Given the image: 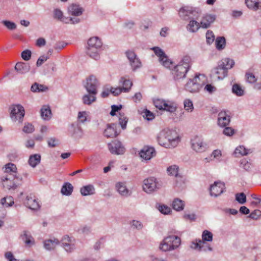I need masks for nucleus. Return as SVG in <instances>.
<instances>
[{
    "instance_id": "nucleus-1",
    "label": "nucleus",
    "mask_w": 261,
    "mask_h": 261,
    "mask_svg": "<svg viewBox=\"0 0 261 261\" xmlns=\"http://www.w3.org/2000/svg\"><path fill=\"white\" fill-rule=\"evenodd\" d=\"M157 140L159 144L166 148L176 147L180 141L177 132L173 129L165 128L158 134Z\"/></svg>"
},
{
    "instance_id": "nucleus-2",
    "label": "nucleus",
    "mask_w": 261,
    "mask_h": 261,
    "mask_svg": "<svg viewBox=\"0 0 261 261\" xmlns=\"http://www.w3.org/2000/svg\"><path fill=\"white\" fill-rule=\"evenodd\" d=\"M17 168L16 165L13 163H8L5 166V174L3 175L1 179L3 181V185L4 188L9 190L15 189L17 187V182L13 181L10 185L7 184L8 181L14 179V177L16 176Z\"/></svg>"
},
{
    "instance_id": "nucleus-3",
    "label": "nucleus",
    "mask_w": 261,
    "mask_h": 261,
    "mask_svg": "<svg viewBox=\"0 0 261 261\" xmlns=\"http://www.w3.org/2000/svg\"><path fill=\"white\" fill-rule=\"evenodd\" d=\"M181 243L180 239L176 236L170 235L164 238L159 248L163 251H172L177 249Z\"/></svg>"
},
{
    "instance_id": "nucleus-4",
    "label": "nucleus",
    "mask_w": 261,
    "mask_h": 261,
    "mask_svg": "<svg viewBox=\"0 0 261 261\" xmlns=\"http://www.w3.org/2000/svg\"><path fill=\"white\" fill-rule=\"evenodd\" d=\"M204 79L205 76L203 74H195L193 79H189L185 85L186 90L191 93L198 92L204 84Z\"/></svg>"
},
{
    "instance_id": "nucleus-5",
    "label": "nucleus",
    "mask_w": 261,
    "mask_h": 261,
    "mask_svg": "<svg viewBox=\"0 0 261 261\" xmlns=\"http://www.w3.org/2000/svg\"><path fill=\"white\" fill-rule=\"evenodd\" d=\"M10 110L12 120L21 123L25 114L24 108L20 105H13L10 106Z\"/></svg>"
},
{
    "instance_id": "nucleus-6",
    "label": "nucleus",
    "mask_w": 261,
    "mask_h": 261,
    "mask_svg": "<svg viewBox=\"0 0 261 261\" xmlns=\"http://www.w3.org/2000/svg\"><path fill=\"white\" fill-rule=\"evenodd\" d=\"M161 186L156 178L150 177L144 180L143 190L146 193L150 194L159 189Z\"/></svg>"
},
{
    "instance_id": "nucleus-7",
    "label": "nucleus",
    "mask_w": 261,
    "mask_h": 261,
    "mask_svg": "<svg viewBox=\"0 0 261 261\" xmlns=\"http://www.w3.org/2000/svg\"><path fill=\"white\" fill-rule=\"evenodd\" d=\"M99 86V83L96 77L92 75L86 80L84 87L90 94H97V88Z\"/></svg>"
},
{
    "instance_id": "nucleus-8",
    "label": "nucleus",
    "mask_w": 261,
    "mask_h": 261,
    "mask_svg": "<svg viewBox=\"0 0 261 261\" xmlns=\"http://www.w3.org/2000/svg\"><path fill=\"white\" fill-rule=\"evenodd\" d=\"M156 56L159 57L160 63L165 68H170L172 65V62L170 61L164 53V51L159 47H153L151 48Z\"/></svg>"
},
{
    "instance_id": "nucleus-9",
    "label": "nucleus",
    "mask_w": 261,
    "mask_h": 261,
    "mask_svg": "<svg viewBox=\"0 0 261 261\" xmlns=\"http://www.w3.org/2000/svg\"><path fill=\"white\" fill-rule=\"evenodd\" d=\"M189 70V69H187V67L177 64L171 71L174 80L180 81L181 80L185 79Z\"/></svg>"
},
{
    "instance_id": "nucleus-10",
    "label": "nucleus",
    "mask_w": 261,
    "mask_h": 261,
    "mask_svg": "<svg viewBox=\"0 0 261 261\" xmlns=\"http://www.w3.org/2000/svg\"><path fill=\"white\" fill-rule=\"evenodd\" d=\"M179 14L181 18L185 20L197 18L199 14L197 11L192 8L185 7L181 8L179 11Z\"/></svg>"
},
{
    "instance_id": "nucleus-11",
    "label": "nucleus",
    "mask_w": 261,
    "mask_h": 261,
    "mask_svg": "<svg viewBox=\"0 0 261 261\" xmlns=\"http://www.w3.org/2000/svg\"><path fill=\"white\" fill-rule=\"evenodd\" d=\"M108 146L110 152L114 154H123L125 151V148L122 143L118 140L112 141Z\"/></svg>"
},
{
    "instance_id": "nucleus-12",
    "label": "nucleus",
    "mask_w": 261,
    "mask_h": 261,
    "mask_svg": "<svg viewBox=\"0 0 261 261\" xmlns=\"http://www.w3.org/2000/svg\"><path fill=\"white\" fill-rule=\"evenodd\" d=\"M225 190V185L221 181H215L210 189L212 196L217 197L223 193Z\"/></svg>"
},
{
    "instance_id": "nucleus-13",
    "label": "nucleus",
    "mask_w": 261,
    "mask_h": 261,
    "mask_svg": "<svg viewBox=\"0 0 261 261\" xmlns=\"http://www.w3.org/2000/svg\"><path fill=\"white\" fill-rule=\"evenodd\" d=\"M140 156L145 160H149L155 155V151L153 147L145 146L140 151Z\"/></svg>"
},
{
    "instance_id": "nucleus-14",
    "label": "nucleus",
    "mask_w": 261,
    "mask_h": 261,
    "mask_svg": "<svg viewBox=\"0 0 261 261\" xmlns=\"http://www.w3.org/2000/svg\"><path fill=\"white\" fill-rule=\"evenodd\" d=\"M118 127L119 126L115 123L108 124L103 132L105 136L107 138L117 137L119 134V132L117 130Z\"/></svg>"
},
{
    "instance_id": "nucleus-15",
    "label": "nucleus",
    "mask_w": 261,
    "mask_h": 261,
    "mask_svg": "<svg viewBox=\"0 0 261 261\" xmlns=\"http://www.w3.org/2000/svg\"><path fill=\"white\" fill-rule=\"evenodd\" d=\"M24 204L27 207L32 210H37L40 207L38 202L32 194L27 196L24 201Z\"/></svg>"
},
{
    "instance_id": "nucleus-16",
    "label": "nucleus",
    "mask_w": 261,
    "mask_h": 261,
    "mask_svg": "<svg viewBox=\"0 0 261 261\" xmlns=\"http://www.w3.org/2000/svg\"><path fill=\"white\" fill-rule=\"evenodd\" d=\"M230 121V117L226 112L221 111L218 114V124L220 127H224L228 125Z\"/></svg>"
},
{
    "instance_id": "nucleus-17",
    "label": "nucleus",
    "mask_w": 261,
    "mask_h": 261,
    "mask_svg": "<svg viewBox=\"0 0 261 261\" xmlns=\"http://www.w3.org/2000/svg\"><path fill=\"white\" fill-rule=\"evenodd\" d=\"M192 147L196 152H201L205 150L206 145L201 139L196 138L192 141Z\"/></svg>"
},
{
    "instance_id": "nucleus-18",
    "label": "nucleus",
    "mask_w": 261,
    "mask_h": 261,
    "mask_svg": "<svg viewBox=\"0 0 261 261\" xmlns=\"http://www.w3.org/2000/svg\"><path fill=\"white\" fill-rule=\"evenodd\" d=\"M216 19V16L212 14H206L202 17L200 21L201 27L203 29L208 28L211 23Z\"/></svg>"
},
{
    "instance_id": "nucleus-19",
    "label": "nucleus",
    "mask_w": 261,
    "mask_h": 261,
    "mask_svg": "<svg viewBox=\"0 0 261 261\" xmlns=\"http://www.w3.org/2000/svg\"><path fill=\"white\" fill-rule=\"evenodd\" d=\"M21 238L25 245L28 247H30L35 244L34 239L32 236L31 233L28 231H23V233L21 235Z\"/></svg>"
},
{
    "instance_id": "nucleus-20",
    "label": "nucleus",
    "mask_w": 261,
    "mask_h": 261,
    "mask_svg": "<svg viewBox=\"0 0 261 261\" xmlns=\"http://www.w3.org/2000/svg\"><path fill=\"white\" fill-rule=\"evenodd\" d=\"M60 244V241L56 238L45 240L43 242V246L47 250H53L56 246Z\"/></svg>"
},
{
    "instance_id": "nucleus-21",
    "label": "nucleus",
    "mask_w": 261,
    "mask_h": 261,
    "mask_svg": "<svg viewBox=\"0 0 261 261\" xmlns=\"http://www.w3.org/2000/svg\"><path fill=\"white\" fill-rule=\"evenodd\" d=\"M115 187L121 196L127 197L131 194V192L126 188L125 182H118L116 184Z\"/></svg>"
},
{
    "instance_id": "nucleus-22",
    "label": "nucleus",
    "mask_w": 261,
    "mask_h": 261,
    "mask_svg": "<svg viewBox=\"0 0 261 261\" xmlns=\"http://www.w3.org/2000/svg\"><path fill=\"white\" fill-rule=\"evenodd\" d=\"M69 13L75 16H79L82 14L84 9L79 5L72 4L68 8Z\"/></svg>"
},
{
    "instance_id": "nucleus-23",
    "label": "nucleus",
    "mask_w": 261,
    "mask_h": 261,
    "mask_svg": "<svg viewBox=\"0 0 261 261\" xmlns=\"http://www.w3.org/2000/svg\"><path fill=\"white\" fill-rule=\"evenodd\" d=\"M15 70L20 74H24L28 72L30 70V66L29 63L24 62H18L15 66Z\"/></svg>"
},
{
    "instance_id": "nucleus-24",
    "label": "nucleus",
    "mask_w": 261,
    "mask_h": 261,
    "mask_svg": "<svg viewBox=\"0 0 261 261\" xmlns=\"http://www.w3.org/2000/svg\"><path fill=\"white\" fill-rule=\"evenodd\" d=\"M214 72L217 75V77L219 80L223 79L227 75V70L219 64L218 67L214 69Z\"/></svg>"
},
{
    "instance_id": "nucleus-25",
    "label": "nucleus",
    "mask_w": 261,
    "mask_h": 261,
    "mask_svg": "<svg viewBox=\"0 0 261 261\" xmlns=\"http://www.w3.org/2000/svg\"><path fill=\"white\" fill-rule=\"evenodd\" d=\"M100 49V48H96V47L95 48L93 47L87 46L86 53L87 55L91 58L95 60H98L99 58V52Z\"/></svg>"
},
{
    "instance_id": "nucleus-26",
    "label": "nucleus",
    "mask_w": 261,
    "mask_h": 261,
    "mask_svg": "<svg viewBox=\"0 0 261 261\" xmlns=\"http://www.w3.org/2000/svg\"><path fill=\"white\" fill-rule=\"evenodd\" d=\"M41 118L44 120H49L51 117V111L49 106H43L40 110Z\"/></svg>"
},
{
    "instance_id": "nucleus-27",
    "label": "nucleus",
    "mask_w": 261,
    "mask_h": 261,
    "mask_svg": "<svg viewBox=\"0 0 261 261\" xmlns=\"http://www.w3.org/2000/svg\"><path fill=\"white\" fill-rule=\"evenodd\" d=\"M245 3L248 8L255 11L261 8V0H245Z\"/></svg>"
},
{
    "instance_id": "nucleus-28",
    "label": "nucleus",
    "mask_w": 261,
    "mask_h": 261,
    "mask_svg": "<svg viewBox=\"0 0 261 261\" xmlns=\"http://www.w3.org/2000/svg\"><path fill=\"white\" fill-rule=\"evenodd\" d=\"M119 83L122 85L123 87L121 88L124 92H129L133 86V83L129 80L126 79L124 77H121Z\"/></svg>"
},
{
    "instance_id": "nucleus-29",
    "label": "nucleus",
    "mask_w": 261,
    "mask_h": 261,
    "mask_svg": "<svg viewBox=\"0 0 261 261\" xmlns=\"http://www.w3.org/2000/svg\"><path fill=\"white\" fill-rule=\"evenodd\" d=\"M41 161V155L39 154H35L30 155L28 163L33 168H35Z\"/></svg>"
},
{
    "instance_id": "nucleus-30",
    "label": "nucleus",
    "mask_w": 261,
    "mask_h": 261,
    "mask_svg": "<svg viewBox=\"0 0 261 261\" xmlns=\"http://www.w3.org/2000/svg\"><path fill=\"white\" fill-rule=\"evenodd\" d=\"M80 192L83 196H88L95 193V188L93 186L89 185L81 188Z\"/></svg>"
},
{
    "instance_id": "nucleus-31",
    "label": "nucleus",
    "mask_w": 261,
    "mask_h": 261,
    "mask_svg": "<svg viewBox=\"0 0 261 261\" xmlns=\"http://www.w3.org/2000/svg\"><path fill=\"white\" fill-rule=\"evenodd\" d=\"M176 105L174 102L169 100H165V103H164V107H163L162 110L173 113L176 110Z\"/></svg>"
},
{
    "instance_id": "nucleus-32",
    "label": "nucleus",
    "mask_w": 261,
    "mask_h": 261,
    "mask_svg": "<svg viewBox=\"0 0 261 261\" xmlns=\"http://www.w3.org/2000/svg\"><path fill=\"white\" fill-rule=\"evenodd\" d=\"M96 48H101L102 42L100 39L97 37L90 38L88 41V46Z\"/></svg>"
},
{
    "instance_id": "nucleus-33",
    "label": "nucleus",
    "mask_w": 261,
    "mask_h": 261,
    "mask_svg": "<svg viewBox=\"0 0 261 261\" xmlns=\"http://www.w3.org/2000/svg\"><path fill=\"white\" fill-rule=\"evenodd\" d=\"M73 187L69 182H66L62 186L61 192L63 195L69 196L73 191Z\"/></svg>"
},
{
    "instance_id": "nucleus-34",
    "label": "nucleus",
    "mask_w": 261,
    "mask_h": 261,
    "mask_svg": "<svg viewBox=\"0 0 261 261\" xmlns=\"http://www.w3.org/2000/svg\"><path fill=\"white\" fill-rule=\"evenodd\" d=\"M185 207V202L184 201L178 198H175L172 202V207L177 211H180L184 210Z\"/></svg>"
},
{
    "instance_id": "nucleus-35",
    "label": "nucleus",
    "mask_w": 261,
    "mask_h": 261,
    "mask_svg": "<svg viewBox=\"0 0 261 261\" xmlns=\"http://www.w3.org/2000/svg\"><path fill=\"white\" fill-rule=\"evenodd\" d=\"M96 94H87L83 96V102L85 105H90L92 102L96 100L95 96Z\"/></svg>"
},
{
    "instance_id": "nucleus-36",
    "label": "nucleus",
    "mask_w": 261,
    "mask_h": 261,
    "mask_svg": "<svg viewBox=\"0 0 261 261\" xmlns=\"http://www.w3.org/2000/svg\"><path fill=\"white\" fill-rule=\"evenodd\" d=\"M200 23H199L197 21L192 19L190 21L187 28L188 30L191 32H196L201 27V24L200 25Z\"/></svg>"
},
{
    "instance_id": "nucleus-37",
    "label": "nucleus",
    "mask_w": 261,
    "mask_h": 261,
    "mask_svg": "<svg viewBox=\"0 0 261 261\" xmlns=\"http://www.w3.org/2000/svg\"><path fill=\"white\" fill-rule=\"evenodd\" d=\"M220 66H222L227 71L229 69L231 68L234 64L233 60L229 58H225L221 60L219 63Z\"/></svg>"
},
{
    "instance_id": "nucleus-38",
    "label": "nucleus",
    "mask_w": 261,
    "mask_h": 261,
    "mask_svg": "<svg viewBox=\"0 0 261 261\" xmlns=\"http://www.w3.org/2000/svg\"><path fill=\"white\" fill-rule=\"evenodd\" d=\"M216 48L218 50L224 49L226 45V40L224 37H217L215 41Z\"/></svg>"
},
{
    "instance_id": "nucleus-39",
    "label": "nucleus",
    "mask_w": 261,
    "mask_h": 261,
    "mask_svg": "<svg viewBox=\"0 0 261 261\" xmlns=\"http://www.w3.org/2000/svg\"><path fill=\"white\" fill-rule=\"evenodd\" d=\"M205 243L201 240H196L192 242L191 247L193 249L198 250L199 251H202V248L204 247Z\"/></svg>"
},
{
    "instance_id": "nucleus-40",
    "label": "nucleus",
    "mask_w": 261,
    "mask_h": 261,
    "mask_svg": "<svg viewBox=\"0 0 261 261\" xmlns=\"http://www.w3.org/2000/svg\"><path fill=\"white\" fill-rule=\"evenodd\" d=\"M1 203L3 207H9L14 204L13 198L12 196H7L3 198L1 200Z\"/></svg>"
},
{
    "instance_id": "nucleus-41",
    "label": "nucleus",
    "mask_w": 261,
    "mask_h": 261,
    "mask_svg": "<svg viewBox=\"0 0 261 261\" xmlns=\"http://www.w3.org/2000/svg\"><path fill=\"white\" fill-rule=\"evenodd\" d=\"M47 87L43 85L35 83L31 88V90L33 92H40L45 91L47 90Z\"/></svg>"
},
{
    "instance_id": "nucleus-42",
    "label": "nucleus",
    "mask_w": 261,
    "mask_h": 261,
    "mask_svg": "<svg viewBox=\"0 0 261 261\" xmlns=\"http://www.w3.org/2000/svg\"><path fill=\"white\" fill-rule=\"evenodd\" d=\"M250 150L246 149L243 146H240L236 148L234 151V154L236 156L240 155H246L249 153Z\"/></svg>"
},
{
    "instance_id": "nucleus-43",
    "label": "nucleus",
    "mask_w": 261,
    "mask_h": 261,
    "mask_svg": "<svg viewBox=\"0 0 261 261\" xmlns=\"http://www.w3.org/2000/svg\"><path fill=\"white\" fill-rule=\"evenodd\" d=\"M181 66H184L187 67V69H190L191 67V59L189 56H185L181 59V60L178 64Z\"/></svg>"
},
{
    "instance_id": "nucleus-44",
    "label": "nucleus",
    "mask_w": 261,
    "mask_h": 261,
    "mask_svg": "<svg viewBox=\"0 0 261 261\" xmlns=\"http://www.w3.org/2000/svg\"><path fill=\"white\" fill-rule=\"evenodd\" d=\"M179 167L177 165H172L167 168V173L168 175L177 176Z\"/></svg>"
},
{
    "instance_id": "nucleus-45",
    "label": "nucleus",
    "mask_w": 261,
    "mask_h": 261,
    "mask_svg": "<svg viewBox=\"0 0 261 261\" xmlns=\"http://www.w3.org/2000/svg\"><path fill=\"white\" fill-rule=\"evenodd\" d=\"M246 82L250 84H254L257 81V77L251 72H247L245 74Z\"/></svg>"
},
{
    "instance_id": "nucleus-46",
    "label": "nucleus",
    "mask_w": 261,
    "mask_h": 261,
    "mask_svg": "<svg viewBox=\"0 0 261 261\" xmlns=\"http://www.w3.org/2000/svg\"><path fill=\"white\" fill-rule=\"evenodd\" d=\"M232 92L238 96H243L244 94V91L240 85L235 84L232 86Z\"/></svg>"
},
{
    "instance_id": "nucleus-47",
    "label": "nucleus",
    "mask_w": 261,
    "mask_h": 261,
    "mask_svg": "<svg viewBox=\"0 0 261 261\" xmlns=\"http://www.w3.org/2000/svg\"><path fill=\"white\" fill-rule=\"evenodd\" d=\"M213 233L208 230H205L202 234V240L203 242H212L213 241Z\"/></svg>"
},
{
    "instance_id": "nucleus-48",
    "label": "nucleus",
    "mask_w": 261,
    "mask_h": 261,
    "mask_svg": "<svg viewBox=\"0 0 261 261\" xmlns=\"http://www.w3.org/2000/svg\"><path fill=\"white\" fill-rule=\"evenodd\" d=\"M130 225L133 229L141 230L143 228V224L142 222L139 220H133L130 222Z\"/></svg>"
},
{
    "instance_id": "nucleus-49",
    "label": "nucleus",
    "mask_w": 261,
    "mask_h": 261,
    "mask_svg": "<svg viewBox=\"0 0 261 261\" xmlns=\"http://www.w3.org/2000/svg\"><path fill=\"white\" fill-rule=\"evenodd\" d=\"M75 242H70L69 244H65V245L61 246L64 250L68 253H71L75 249Z\"/></svg>"
},
{
    "instance_id": "nucleus-50",
    "label": "nucleus",
    "mask_w": 261,
    "mask_h": 261,
    "mask_svg": "<svg viewBox=\"0 0 261 261\" xmlns=\"http://www.w3.org/2000/svg\"><path fill=\"white\" fill-rule=\"evenodd\" d=\"M119 124H120L121 128L124 129L126 128V124L127 123L128 119L124 116V114L120 113L119 114Z\"/></svg>"
},
{
    "instance_id": "nucleus-51",
    "label": "nucleus",
    "mask_w": 261,
    "mask_h": 261,
    "mask_svg": "<svg viewBox=\"0 0 261 261\" xmlns=\"http://www.w3.org/2000/svg\"><path fill=\"white\" fill-rule=\"evenodd\" d=\"M2 23L9 30H14L16 29V24L9 20H3Z\"/></svg>"
},
{
    "instance_id": "nucleus-52",
    "label": "nucleus",
    "mask_w": 261,
    "mask_h": 261,
    "mask_svg": "<svg viewBox=\"0 0 261 261\" xmlns=\"http://www.w3.org/2000/svg\"><path fill=\"white\" fill-rule=\"evenodd\" d=\"M236 200L240 204H244L246 201V196L244 193H237Z\"/></svg>"
},
{
    "instance_id": "nucleus-53",
    "label": "nucleus",
    "mask_w": 261,
    "mask_h": 261,
    "mask_svg": "<svg viewBox=\"0 0 261 261\" xmlns=\"http://www.w3.org/2000/svg\"><path fill=\"white\" fill-rule=\"evenodd\" d=\"M129 64L133 71H135L138 68H140L142 66L141 62L139 58L137 59H135L133 61L129 63Z\"/></svg>"
},
{
    "instance_id": "nucleus-54",
    "label": "nucleus",
    "mask_w": 261,
    "mask_h": 261,
    "mask_svg": "<svg viewBox=\"0 0 261 261\" xmlns=\"http://www.w3.org/2000/svg\"><path fill=\"white\" fill-rule=\"evenodd\" d=\"M165 100L160 98H155L153 100L154 106L158 109L162 110L163 107H164V103H165Z\"/></svg>"
},
{
    "instance_id": "nucleus-55",
    "label": "nucleus",
    "mask_w": 261,
    "mask_h": 261,
    "mask_svg": "<svg viewBox=\"0 0 261 261\" xmlns=\"http://www.w3.org/2000/svg\"><path fill=\"white\" fill-rule=\"evenodd\" d=\"M206 42L208 44H212L215 40V35L212 31L208 30L206 33Z\"/></svg>"
},
{
    "instance_id": "nucleus-56",
    "label": "nucleus",
    "mask_w": 261,
    "mask_h": 261,
    "mask_svg": "<svg viewBox=\"0 0 261 261\" xmlns=\"http://www.w3.org/2000/svg\"><path fill=\"white\" fill-rule=\"evenodd\" d=\"M125 55L128 60H129V63L133 61L135 59H137L138 57L137 56L136 54L132 50H127L125 52Z\"/></svg>"
},
{
    "instance_id": "nucleus-57",
    "label": "nucleus",
    "mask_w": 261,
    "mask_h": 261,
    "mask_svg": "<svg viewBox=\"0 0 261 261\" xmlns=\"http://www.w3.org/2000/svg\"><path fill=\"white\" fill-rule=\"evenodd\" d=\"M23 131L27 134L32 133L34 131V127L31 123H26L23 128Z\"/></svg>"
},
{
    "instance_id": "nucleus-58",
    "label": "nucleus",
    "mask_w": 261,
    "mask_h": 261,
    "mask_svg": "<svg viewBox=\"0 0 261 261\" xmlns=\"http://www.w3.org/2000/svg\"><path fill=\"white\" fill-rule=\"evenodd\" d=\"M159 211L164 215L168 214L170 211V208L166 205H160L158 207Z\"/></svg>"
},
{
    "instance_id": "nucleus-59",
    "label": "nucleus",
    "mask_w": 261,
    "mask_h": 261,
    "mask_svg": "<svg viewBox=\"0 0 261 261\" xmlns=\"http://www.w3.org/2000/svg\"><path fill=\"white\" fill-rule=\"evenodd\" d=\"M184 107L186 110L188 111H192L193 110V105L192 102L189 99H186L184 101Z\"/></svg>"
},
{
    "instance_id": "nucleus-60",
    "label": "nucleus",
    "mask_w": 261,
    "mask_h": 261,
    "mask_svg": "<svg viewBox=\"0 0 261 261\" xmlns=\"http://www.w3.org/2000/svg\"><path fill=\"white\" fill-rule=\"evenodd\" d=\"M74 239L70 238L68 236H64L61 241H60V243H61V246L65 245V244H69L70 242H74Z\"/></svg>"
},
{
    "instance_id": "nucleus-61",
    "label": "nucleus",
    "mask_w": 261,
    "mask_h": 261,
    "mask_svg": "<svg viewBox=\"0 0 261 261\" xmlns=\"http://www.w3.org/2000/svg\"><path fill=\"white\" fill-rule=\"evenodd\" d=\"M234 129L230 127L225 126L223 131V134L227 136H231L234 134Z\"/></svg>"
},
{
    "instance_id": "nucleus-62",
    "label": "nucleus",
    "mask_w": 261,
    "mask_h": 261,
    "mask_svg": "<svg viewBox=\"0 0 261 261\" xmlns=\"http://www.w3.org/2000/svg\"><path fill=\"white\" fill-rule=\"evenodd\" d=\"M32 53L30 50L26 49L21 53V57L25 61H28L31 58Z\"/></svg>"
},
{
    "instance_id": "nucleus-63",
    "label": "nucleus",
    "mask_w": 261,
    "mask_h": 261,
    "mask_svg": "<svg viewBox=\"0 0 261 261\" xmlns=\"http://www.w3.org/2000/svg\"><path fill=\"white\" fill-rule=\"evenodd\" d=\"M49 57L48 56L43 55L40 57L37 61L36 66L37 67H40L42 65V64L47 59H48Z\"/></svg>"
},
{
    "instance_id": "nucleus-64",
    "label": "nucleus",
    "mask_w": 261,
    "mask_h": 261,
    "mask_svg": "<svg viewBox=\"0 0 261 261\" xmlns=\"http://www.w3.org/2000/svg\"><path fill=\"white\" fill-rule=\"evenodd\" d=\"M59 141L55 138H50L48 139L47 144L48 146L54 147L58 144Z\"/></svg>"
}]
</instances>
